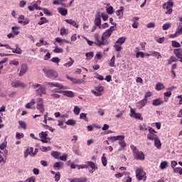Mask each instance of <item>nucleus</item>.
Segmentation results:
<instances>
[{
    "label": "nucleus",
    "mask_w": 182,
    "mask_h": 182,
    "mask_svg": "<svg viewBox=\"0 0 182 182\" xmlns=\"http://www.w3.org/2000/svg\"><path fill=\"white\" fill-rule=\"evenodd\" d=\"M130 149L133 153V157L135 160H146V155L144 154V153H143V151H139L136 146L132 144L130 146Z\"/></svg>",
    "instance_id": "nucleus-1"
},
{
    "label": "nucleus",
    "mask_w": 182,
    "mask_h": 182,
    "mask_svg": "<svg viewBox=\"0 0 182 182\" xmlns=\"http://www.w3.org/2000/svg\"><path fill=\"white\" fill-rule=\"evenodd\" d=\"M33 89H37L36 90V93L37 96H40L42 97L43 95H46V88L43 87L41 84L35 83L32 85Z\"/></svg>",
    "instance_id": "nucleus-2"
},
{
    "label": "nucleus",
    "mask_w": 182,
    "mask_h": 182,
    "mask_svg": "<svg viewBox=\"0 0 182 182\" xmlns=\"http://www.w3.org/2000/svg\"><path fill=\"white\" fill-rule=\"evenodd\" d=\"M43 72H44L46 77H48V79H51L52 80H55L58 76V72L55 71V70L43 68Z\"/></svg>",
    "instance_id": "nucleus-3"
},
{
    "label": "nucleus",
    "mask_w": 182,
    "mask_h": 182,
    "mask_svg": "<svg viewBox=\"0 0 182 182\" xmlns=\"http://www.w3.org/2000/svg\"><path fill=\"white\" fill-rule=\"evenodd\" d=\"M135 173H136V179L139 181H141V180L146 181V172H144V170L142 168H138L136 171H135Z\"/></svg>",
    "instance_id": "nucleus-4"
},
{
    "label": "nucleus",
    "mask_w": 182,
    "mask_h": 182,
    "mask_svg": "<svg viewBox=\"0 0 182 182\" xmlns=\"http://www.w3.org/2000/svg\"><path fill=\"white\" fill-rule=\"evenodd\" d=\"M173 6H174L173 1H167L163 4L162 8L166 9L165 12L166 15H171V14H173Z\"/></svg>",
    "instance_id": "nucleus-5"
},
{
    "label": "nucleus",
    "mask_w": 182,
    "mask_h": 182,
    "mask_svg": "<svg viewBox=\"0 0 182 182\" xmlns=\"http://www.w3.org/2000/svg\"><path fill=\"white\" fill-rule=\"evenodd\" d=\"M36 109L39 110L40 113L43 114L45 113V105H43V98H38L37 100V106Z\"/></svg>",
    "instance_id": "nucleus-6"
},
{
    "label": "nucleus",
    "mask_w": 182,
    "mask_h": 182,
    "mask_svg": "<svg viewBox=\"0 0 182 182\" xmlns=\"http://www.w3.org/2000/svg\"><path fill=\"white\" fill-rule=\"evenodd\" d=\"M149 133L147 134V139L149 140H156V139H157L159 137V136H157V134H156V133H157V132H156V130H154V129L150 127L149 129Z\"/></svg>",
    "instance_id": "nucleus-7"
},
{
    "label": "nucleus",
    "mask_w": 182,
    "mask_h": 182,
    "mask_svg": "<svg viewBox=\"0 0 182 182\" xmlns=\"http://www.w3.org/2000/svg\"><path fill=\"white\" fill-rule=\"evenodd\" d=\"M124 135H121V138H119V140H118V144L120 145V148L118 149V151H122L125 147H127V144L124 141Z\"/></svg>",
    "instance_id": "nucleus-8"
},
{
    "label": "nucleus",
    "mask_w": 182,
    "mask_h": 182,
    "mask_svg": "<svg viewBox=\"0 0 182 182\" xmlns=\"http://www.w3.org/2000/svg\"><path fill=\"white\" fill-rule=\"evenodd\" d=\"M131 117H134V119H138L139 120H143V117H141V114L139 112H136L133 108H131Z\"/></svg>",
    "instance_id": "nucleus-9"
},
{
    "label": "nucleus",
    "mask_w": 182,
    "mask_h": 182,
    "mask_svg": "<svg viewBox=\"0 0 182 182\" xmlns=\"http://www.w3.org/2000/svg\"><path fill=\"white\" fill-rule=\"evenodd\" d=\"M47 86H50V87H58V89H65V87L62 85V84L59 82H46Z\"/></svg>",
    "instance_id": "nucleus-10"
},
{
    "label": "nucleus",
    "mask_w": 182,
    "mask_h": 182,
    "mask_svg": "<svg viewBox=\"0 0 182 182\" xmlns=\"http://www.w3.org/2000/svg\"><path fill=\"white\" fill-rule=\"evenodd\" d=\"M11 86L12 87H21L22 89H23V87H25L26 85L25 83L19 80H16L11 82Z\"/></svg>",
    "instance_id": "nucleus-11"
},
{
    "label": "nucleus",
    "mask_w": 182,
    "mask_h": 182,
    "mask_svg": "<svg viewBox=\"0 0 182 182\" xmlns=\"http://www.w3.org/2000/svg\"><path fill=\"white\" fill-rule=\"evenodd\" d=\"M26 72H28V65L26 64L21 65L18 75L20 77H22L23 75H25V73H26Z\"/></svg>",
    "instance_id": "nucleus-12"
},
{
    "label": "nucleus",
    "mask_w": 182,
    "mask_h": 182,
    "mask_svg": "<svg viewBox=\"0 0 182 182\" xmlns=\"http://www.w3.org/2000/svg\"><path fill=\"white\" fill-rule=\"evenodd\" d=\"M94 23L95 26H98L100 29H102V18L100 14L96 16Z\"/></svg>",
    "instance_id": "nucleus-13"
},
{
    "label": "nucleus",
    "mask_w": 182,
    "mask_h": 182,
    "mask_svg": "<svg viewBox=\"0 0 182 182\" xmlns=\"http://www.w3.org/2000/svg\"><path fill=\"white\" fill-rule=\"evenodd\" d=\"M28 9L31 12L33 11L34 9H36V11H42V8L38 6L37 3H35L32 6H28Z\"/></svg>",
    "instance_id": "nucleus-14"
},
{
    "label": "nucleus",
    "mask_w": 182,
    "mask_h": 182,
    "mask_svg": "<svg viewBox=\"0 0 182 182\" xmlns=\"http://www.w3.org/2000/svg\"><path fill=\"white\" fill-rule=\"evenodd\" d=\"M164 101L161 98H158L152 101L153 106H160L161 105H164Z\"/></svg>",
    "instance_id": "nucleus-15"
},
{
    "label": "nucleus",
    "mask_w": 182,
    "mask_h": 182,
    "mask_svg": "<svg viewBox=\"0 0 182 182\" xmlns=\"http://www.w3.org/2000/svg\"><path fill=\"white\" fill-rule=\"evenodd\" d=\"M173 53L178 59L182 58V48H176L173 50Z\"/></svg>",
    "instance_id": "nucleus-16"
},
{
    "label": "nucleus",
    "mask_w": 182,
    "mask_h": 182,
    "mask_svg": "<svg viewBox=\"0 0 182 182\" xmlns=\"http://www.w3.org/2000/svg\"><path fill=\"white\" fill-rule=\"evenodd\" d=\"M146 104H147V99H146V98H144L143 100H141V101H139L136 103V105H137L138 107H139V109H142V107H144Z\"/></svg>",
    "instance_id": "nucleus-17"
},
{
    "label": "nucleus",
    "mask_w": 182,
    "mask_h": 182,
    "mask_svg": "<svg viewBox=\"0 0 182 182\" xmlns=\"http://www.w3.org/2000/svg\"><path fill=\"white\" fill-rule=\"evenodd\" d=\"M13 53H17L18 55H22V50L19 48L18 44L16 45V48H11Z\"/></svg>",
    "instance_id": "nucleus-18"
},
{
    "label": "nucleus",
    "mask_w": 182,
    "mask_h": 182,
    "mask_svg": "<svg viewBox=\"0 0 182 182\" xmlns=\"http://www.w3.org/2000/svg\"><path fill=\"white\" fill-rule=\"evenodd\" d=\"M110 36H112V33L109 32L108 30L105 31V33H103L101 39H109V38H110Z\"/></svg>",
    "instance_id": "nucleus-19"
},
{
    "label": "nucleus",
    "mask_w": 182,
    "mask_h": 182,
    "mask_svg": "<svg viewBox=\"0 0 182 182\" xmlns=\"http://www.w3.org/2000/svg\"><path fill=\"white\" fill-rule=\"evenodd\" d=\"M154 146L155 147H156V149H161V141H160V139L159 138V136L155 139L154 140Z\"/></svg>",
    "instance_id": "nucleus-20"
},
{
    "label": "nucleus",
    "mask_w": 182,
    "mask_h": 182,
    "mask_svg": "<svg viewBox=\"0 0 182 182\" xmlns=\"http://www.w3.org/2000/svg\"><path fill=\"white\" fill-rule=\"evenodd\" d=\"M65 22L67 23H69L70 25H72L73 26H74V28H79V24H77V23H76V21H75L72 19H67V20H65Z\"/></svg>",
    "instance_id": "nucleus-21"
},
{
    "label": "nucleus",
    "mask_w": 182,
    "mask_h": 182,
    "mask_svg": "<svg viewBox=\"0 0 182 182\" xmlns=\"http://www.w3.org/2000/svg\"><path fill=\"white\" fill-rule=\"evenodd\" d=\"M58 11L59 14H60V15H62L63 16H66V15H68V9H66L58 8Z\"/></svg>",
    "instance_id": "nucleus-22"
},
{
    "label": "nucleus",
    "mask_w": 182,
    "mask_h": 182,
    "mask_svg": "<svg viewBox=\"0 0 182 182\" xmlns=\"http://www.w3.org/2000/svg\"><path fill=\"white\" fill-rule=\"evenodd\" d=\"M63 96H66L67 97H75V95L72 91H63Z\"/></svg>",
    "instance_id": "nucleus-23"
},
{
    "label": "nucleus",
    "mask_w": 182,
    "mask_h": 182,
    "mask_svg": "<svg viewBox=\"0 0 182 182\" xmlns=\"http://www.w3.org/2000/svg\"><path fill=\"white\" fill-rule=\"evenodd\" d=\"M122 137V135H118V136H109L108 137V140L109 141H117V140H119L120 138Z\"/></svg>",
    "instance_id": "nucleus-24"
},
{
    "label": "nucleus",
    "mask_w": 182,
    "mask_h": 182,
    "mask_svg": "<svg viewBox=\"0 0 182 182\" xmlns=\"http://www.w3.org/2000/svg\"><path fill=\"white\" fill-rule=\"evenodd\" d=\"M123 11H124V7H119V9L116 11V15L122 18V16H123Z\"/></svg>",
    "instance_id": "nucleus-25"
},
{
    "label": "nucleus",
    "mask_w": 182,
    "mask_h": 182,
    "mask_svg": "<svg viewBox=\"0 0 182 182\" xmlns=\"http://www.w3.org/2000/svg\"><path fill=\"white\" fill-rule=\"evenodd\" d=\"M62 167H63V162H55L53 164V168H58V170L62 168Z\"/></svg>",
    "instance_id": "nucleus-26"
},
{
    "label": "nucleus",
    "mask_w": 182,
    "mask_h": 182,
    "mask_svg": "<svg viewBox=\"0 0 182 182\" xmlns=\"http://www.w3.org/2000/svg\"><path fill=\"white\" fill-rule=\"evenodd\" d=\"M168 166V162L167 161H164L160 164L161 170H164V168H167Z\"/></svg>",
    "instance_id": "nucleus-27"
},
{
    "label": "nucleus",
    "mask_w": 182,
    "mask_h": 182,
    "mask_svg": "<svg viewBox=\"0 0 182 182\" xmlns=\"http://www.w3.org/2000/svg\"><path fill=\"white\" fill-rule=\"evenodd\" d=\"M151 56L156 58V59H161V54L159 52L154 51L151 53Z\"/></svg>",
    "instance_id": "nucleus-28"
},
{
    "label": "nucleus",
    "mask_w": 182,
    "mask_h": 182,
    "mask_svg": "<svg viewBox=\"0 0 182 182\" xmlns=\"http://www.w3.org/2000/svg\"><path fill=\"white\" fill-rule=\"evenodd\" d=\"M109 43V41L106 39H101V42H99V43H96V46H102V45H107Z\"/></svg>",
    "instance_id": "nucleus-29"
},
{
    "label": "nucleus",
    "mask_w": 182,
    "mask_h": 182,
    "mask_svg": "<svg viewBox=\"0 0 182 182\" xmlns=\"http://www.w3.org/2000/svg\"><path fill=\"white\" fill-rule=\"evenodd\" d=\"M12 29V32L14 35H19V29H21V28L18 27V26H13L11 28Z\"/></svg>",
    "instance_id": "nucleus-30"
},
{
    "label": "nucleus",
    "mask_w": 182,
    "mask_h": 182,
    "mask_svg": "<svg viewBox=\"0 0 182 182\" xmlns=\"http://www.w3.org/2000/svg\"><path fill=\"white\" fill-rule=\"evenodd\" d=\"M48 22H49V21H48L46 18L41 17L40 18V21H38V25H44V23H48Z\"/></svg>",
    "instance_id": "nucleus-31"
},
{
    "label": "nucleus",
    "mask_w": 182,
    "mask_h": 182,
    "mask_svg": "<svg viewBox=\"0 0 182 182\" xmlns=\"http://www.w3.org/2000/svg\"><path fill=\"white\" fill-rule=\"evenodd\" d=\"M80 119L85 120V122H89V119L87 118V114L86 113H81L80 114Z\"/></svg>",
    "instance_id": "nucleus-32"
},
{
    "label": "nucleus",
    "mask_w": 182,
    "mask_h": 182,
    "mask_svg": "<svg viewBox=\"0 0 182 182\" xmlns=\"http://www.w3.org/2000/svg\"><path fill=\"white\" fill-rule=\"evenodd\" d=\"M101 161L102 163V166H107V159H106V156L105 154H102V156L101 158Z\"/></svg>",
    "instance_id": "nucleus-33"
},
{
    "label": "nucleus",
    "mask_w": 182,
    "mask_h": 182,
    "mask_svg": "<svg viewBox=\"0 0 182 182\" xmlns=\"http://www.w3.org/2000/svg\"><path fill=\"white\" fill-rule=\"evenodd\" d=\"M51 156L54 157V159H59V157H60V153L58 151H53L51 152Z\"/></svg>",
    "instance_id": "nucleus-34"
},
{
    "label": "nucleus",
    "mask_w": 182,
    "mask_h": 182,
    "mask_svg": "<svg viewBox=\"0 0 182 182\" xmlns=\"http://www.w3.org/2000/svg\"><path fill=\"white\" fill-rule=\"evenodd\" d=\"M173 62H177V58H176V56L174 55H171L168 60V65H171Z\"/></svg>",
    "instance_id": "nucleus-35"
},
{
    "label": "nucleus",
    "mask_w": 182,
    "mask_h": 182,
    "mask_svg": "<svg viewBox=\"0 0 182 182\" xmlns=\"http://www.w3.org/2000/svg\"><path fill=\"white\" fill-rule=\"evenodd\" d=\"M114 48H115V50L117 52H120V50H122V45L119 44L118 43L115 42L114 45Z\"/></svg>",
    "instance_id": "nucleus-36"
},
{
    "label": "nucleus",
    "mask_w": 182,
    "mask_h": 182,
    "mask_svg": "<svg viewBox=\"0 0 182 182\" xmlns=\"http://www.w3.org/2000/svg\"><path fill=\"white\" fill-rule=\"evenodd\" d=\"M69 59L70 61L64 64V66H65V68H70V66H72V65L75 63V60H73L72 58L70 57Z\"/></svg>",
    "instance_id": "nucleus-37"
},
{
    "label": "nucleus",
    "mask_w": 182,
    "mask_h": 182,
    "mask_svg": "<svg viewBox=\"0 0 182 182\" xmlns=\"http://www.w3.org/2000/svg\"><path fill=\"white\" fill-rule=\"evenodd\" d=\"M65 124L68 126H75L76 124V121L75 119H68L66 122Z\"/></svg>",
    "instance_id": "nucleus-38"
},
{
    "label": "nucleus",
    "mask_w": 182,
    "mask_h": 182,
    "mask_svg": "<svg viewBox=\"0 0 182 182\" xmlns=\"http://www.w3.org/2000/svg\"><path fill=\"white\" fill-rule=\"evenodd\" d=\"M124 42H126V37H120L117 41L116 43L119 44V45H123V43H124Z\"/></svg>",
    "instance_id": "nucleus-39"
},
{
    "label": "nucleus",
    "mask_w": 182,
    "mask_h": 182,
    "mask_svg": "<svg viewBox=\"0 0 182 182\" xmlns=\"http://www.w3.org/2000/svg\"><path fill=\"white\" fill-rule=\"evenodd\" d=\"M170 28H171V23H166L162 26L163 31H167L168 29H170Z\"/></svg>",
    "instance_id": "nucleus-40"
},
{
    "label": "nucleus",
    "mask_w": 182,
    "mask_h": 182,
    "mask_svg": "<svg viewBox=\"0 0 182 182\" xmlns=\"http://www.w3.org/2000/svg\"><path fill=\"white\" fill-rule=\"evenodd\" d=\"M39 137L41 139H46V138H48V132H41L39 134Z\"/></svg>",
    "instance_id": "nucleus-41"
},
{
    "label": "nucleus",
    "mask_w": 182,
    "mask_h": 182,
    "mask_svg": "<svg viewBox=\"0 0 182 182\" xmlns=\"http://www.w3.org/2000/svg\"><path fill=\"white\" fill-rule=\"evenodd\" d=\"M18 124L21 129L26 130V123L24 121H18Z\"/></svg>",
    "instance_id": "nucleus-42"
},
{
    "label": "nucleus",
    "mask_w": 182,
    "mask_h": 182,
    "mask_svg": "<svg viewBox=\"0 0 182 182\" xmlns=\"http://www.w3.org/2000/svg\"><path fill=\"white\" fill-rule=\"evenodd\" d=\"M116 60V55H113L110 60V62L109 63V65L111 67V68H113V66H114V62Z\"/></svg>",
    "instance_id": "nucleus-43"
},
{
    "label": "nucleus",
    "mask_w": 182,
    "mask_h": 182,
    "mask_svg": "<svg viewBox=\"0 0 182 182\" xmlns=\"http://www.w3.org/2000/svg\"><path fill=\"white\" fill-rule=\"evenodd\" d=\"M87 166L92 169L97 168V166H96V165L92 161H87Z\"/></svg>",
    "instance_id": "nucleus-44"
},
{
    "label": "nucleus",
    "mask_w": 182,
    "mask_h": 182,
    "mask_svg": "<svg viewBox=\"0 0 182 182\" xmlns=\"http://www.w3.org/2000/svg\"><path fill=\"white\" fill-rule=\"evenodd\" d=\"M68 29L65 28V27H62L60 28V34L63 36V35H68Z\"/></svg>",
    "instance_id": "nucleus-45"
},
{
    "label": "nucleus",
    "mask_w": 182,
    "mask_h": 182,
    "mask_svg": "<svg viewBox=\"0 0 182 182\" xmlns=\"http://www.w3.org/2000/svg\"><path fill=\"white\" fill-rule=\"evenodd\" d=\"M106 9H107V13L109 15H112V14H114V10L113 9V6H109L107 7Z\"/></svg>",
    "instance_id": "nucleus-46"
},
{
    "label": "nucleus",
    "mask_w": 182,
    "mask_h": 182,
    "mask_svg": "<svg viewBox=\"0 0 182 182\" xmlns=\"http://www.w3.org/2000/svg\"><path fill=\"white\" fill-rule=\"evenodd\" d=\"M173 173H176L177 174H180V176H182V168L176 167V168H174Z\"/></svg>",
    "instance_id": "nucleus-47"
},
{
    "label": "nucleus",
    "mask_w": 182,
    "mask_h": 182,
    "mask_svg": "<svg viewBox=\"0 0 182 182\" xmlns=\"http://www.w3.org/2000/svg\"><path fill=\"white\" fill-rule=\"evenodd\" d=\"M162 89H164V85H163L162 83L158 82L156 85V90H162Z\"/></svg>",
    "instance_id": "nucleus-48"
},
{
    "label": "nucleus",
    "mask_w": 182,
    "mask_h": 182,
    "mask_svg": "<svg viewBox=\"0 0 182 182\" xmlns=\"http://www.w3.org/2000/svg\"><path fill=\"white\" fill-rule=\"evenodd\" d=\"M171 43H172L173 48H181V45L176 41H172Z\"/></svg>",
    "instance_id": "nucleus-49"
},
{
    "label": "nucleus",
    "mask_w": 182,
    "mask_h": 182,
    "mask_svg": "<svg viewBox=\"0 0 182 182\" xmlns=\"http://www.w3.org/2000/svg\"><path fill=\"white\" fill-rule=\"evenodd\" d=\"M74 114H76V116H78L80 113V108H79L78 106H75L73 109Z\"/></svg>",
    "instance_id": "nucleus-50"
},
{
    "label": "nucleus",
    "mask_w": 182,
    "mask_h": 182,
    "mask_svg": "<svg viewBox=\"0 0 182 182\" xmlns=\"http://www.w3.org/2000/svg\"><path fill=\"white\" fill-rule=\"evenodd\" d=\"M23 137H24L23 133L16 132V139L17 140H21V139H23Z\"/></svg>",
    "instance_id": "nucleus-51"
},
{
    "label": "nucleus",
    "mask_w": 182,
    "mask_h": 182,
    "mask_svg": "<svg viewBox=\"0 0 182 182\" xmlns=\"http://www.w3.org/2000/svg\"><path fill=\"white\" fill-rule=\"evenodd\" d=\"M53 52L55 53H63V48L55 47V49L53 50Z\"/></svg>",
    "instance_id": "nucleus-52"
},
{
    "label": "nucleus",
    "mask_w": 182,
    "mask_h": 182,
    "mask_svg": "<svg viewBox=\"0 0 182 182\" xmlns=\"http://www.w3.org/2000/svg\"><path fill=\"white\" fill-rule=\"evenodd\" d=\"M101 16L105 22L109 19V16L106 13H102Z\"/></svg>",
    "instance_id": "nucleus-53"
},
{
    "label": "nucleus",
    "mask_w": 182,
    "mask_h": 182,
    "mask_svg": "<svg viewBox=\"0 0 182 182\" xmlns=\"http://www.w3.org/2000/svg\"><path fill=\"white\" fill-rule=\"evenodd\" d=\"M54 178H55V181H59V180H60V173L57 172L54 176Z\"/></svg>",
    "instance_id": "nucleus-54"
},
{
    "label": "nucleus",
    "mask_w": 182,
    "mask_h": 182,
    "mask_svg": "<svg viewBox=\"0 0 182 182\" xmlns=\"http://www.w3.org/2000/svg\"><path fill=\"white\" fill-rule=\"evenodd\" d=\"M18 23H23V26H25V25H28V23H29V19H26L24 21L22 20H18Z\"/></svg>",
    "instance_id": "nucleus-55"
},
{
    "label": "nucleus",
    "mask_w": 182,
    "mask_h": 182,
    "mask_svg": "<svg viewBox=\"0 0 182 182\" xmlns=\"http://www.w3.org/2000/svg\"><path fill=\"white\" fill-rule=\"evenodd\" d=\"M77 167L78 170H80V168H89V166H87V164L77 165Z\"/></svg>",
    "instance_id": "nucleus-56"
},
{
    "label": "nucleus",
    "mask_w": 182,
    "mask_h": 182,
    "mask_svg": "<svg viewBox=\"0 0 182 182\" xmlns=\"http://www.w3.org/2000/svg\"><path fill=\"white\" fill-rule=\"evenodd\" d=\"M51 62H53V63H58L60 62V59L58 57H54L50 60Z\"/></svg>",
    "instance_id": "nucleus-57"
},
{
    "label": "nucleus",
    "mask_w": 182,
    "mask_h": 182,
    "mask_svg": "<svg viewBox=\"0 0 182 182\" xmlns=\"http://www.w3.org/2000/svg\"><path fill=\"white\" fill-rule=\"evenodd\" d=\"M93 52L92 51H90V53H87L85 54V56L88 58V59H92L93 58Z\"/></svg>",
    "instance_id": "nucleus-58"
},
{
    "label": "nucleus",
    "mask_w": 182,
    "mask_h": 182,
    "mask_svg": "<svg viewBox=\"0 0 182 182\" xmlns=\"http://www.w3.org/2000/svg\"><path fill=\"white\" fill-rule=\"evenodd\" d=\"M40 150H41V151H50V150H51L50 146H43L41 148H40Z\"/></svg>",
    "instance_id": "nucleus-59"
},
{
    "label": "nucleus",
    "mask_w": 182,
    "mask_h": 182,
    "mask_svg": "<svg viewBox=\"0 0 182 182\" xmlns=\"http://www.w3.org/2000/svg\"><path fill=\"white\" fill-rule=\"evenodd\" d=\"M75 180L77 181V182H87V178H75Z\"/></svg>",
    "instance_id": "nucleus-60"
},
{
    "label": "nucleus",
    "mask_w": 182,
    "mask_h": 182,
    "mask_svg": "<svg viewBox=\"0 0 182 182\" xmlns=\"http://www.w3.org/2000/svg\"><path fill=\"white\" fill-rule=\"evenodd\" d=\"M176 166H177V161H171V168H173V170H174V168H176Z\"/></svg>",
    "instance_id": "nucleus-61"
},
{
    "label": "nucleus",
    "mask_w": 182,
    "mask_h": 182,
    "mask_svg": "<svg viewBox=\"0 0 182 182\" xmlns=\"http://www.w3.org/2000/svg\"><path fill=\"white\" fill-rule=\"evenodd\" d=\"M95 79H98V80H105V77L102 75H99V74H95Z\"/></svg>",
    "instance_id": "nucleus-62"
},
{
    "label": "nucleus",
    "mask_w": 182,
    "mask_h": 182,
    "mask_svg": "<svg viewBox=\"0 0 182 182\" xmlns=\"http://www.w3.org/2000/svg\"><path fill=\"white\" fill-rule=\"evenodd\" d=\"M144 53L141 51L136 53V58H144Z\"/></svg>",
    "instance_id": "nucleus-63"
},
{
    "label": "nucleus",
    "mask_w": 182,
    "mask_h": 182,
    "mask_svg": "<svg viewBox=\"0 0 182 182\" xmlns=\"http://www.w3.org/2000/svg\"><path fill=\"white\" fill-rule=\"evenodd\" d=\"M36 181V178L35 177L32 176L26 180V182H35Z\"/></svg>",
    "instance_id": "nucleus-64"
}]
</instances>
